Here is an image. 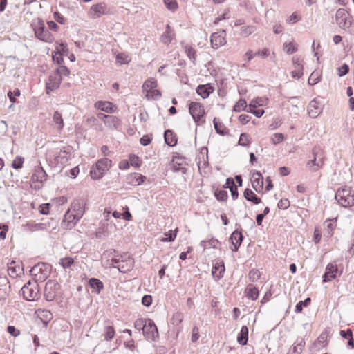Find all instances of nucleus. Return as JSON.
<instances>
[{
    "label": "nucleus",
    "mask_w": 354,
    "mask_h": 354,
    "mask_svg": "<svg viewBox=\"0 0 354 354\" xmlns=\"http://www.w3.org/2000/svg\"><path fill=\"white\" fill-rule=\"evenodd\" d=\"M111 166V160L104 158L100 159L90 171V176L94 180H98L109 170Z\"/></svg>",
    "instance_id": "nucleus-4"
},
{
    "label": "nucleus",
    "mask_w": 354,
    "mask_h": 354,
    "mask_svg": "<svg viewBox=\"0 0 354 354\" xmlns=\"http://www.w3.org/2000/svg\"><path fill=\"white\" fill-rule=\"evenodd\" d=\"M249 139H248V135L245 133H242L241 135H240V138H239V145H241L243 147H246L249 145Z\"/></svg>",
    "instance_id": "nucleus-55"
},
{
    "label": "nucleus",
    "mask_w": 354,
    "mask_h": 354,
    "mask_svg": "<svg viewBox=\"0 0 354 354\" xmlns=\"http://www.w3.org/2000/svg\"><path fill=\"white\" fill-rule=\"evenodd\" d=\"M152 297L150 295H145L142 298V304L145 306L149 307L152 304Z\"/></svg>",
    "instance_id": "nucleus-63"
},
{
    "label": "nucleus",
    "mask_w": 354,
    "mask_h": 354,
    "mask_svg": "<svg viewBox=\"0 0 354 354\" xmlns=\"http://www.w3.org/2000/svg\"><path fill=\"white\" fill-rule=\"evenodd\" d=\"M105 125L111 129H117L121 125V120L115 115H109Z\"/></svg>",
    "instance_id": "nucleus-33"
},
{
    "label": "nucleus",
    "mask_w": 354,
    "mask_h": 354,
    "mask_svg": "<svg viewBox=\"0 0 354 354\" xmlns=\"http://www.w3.org/2000/svg\"><path fill=\"white\" fill-rule=\"evenodd\" d=\"M214 91V88L209 84H201L196 88V93L202 98H207L209 95Z\"/></svg>",
    "instance_id": "nucleus-23"
},
{
    "label": "nucleus",
    "mask_w": 354,
    "mask_h": 354,
    "mask_svg": "<svg viewBox=\"0 0 354 354\" xmlns=\"http://www.w3.org/2000/svg\"><path fill=\"white\" fill-rule=\"evenodd\" d=\"M185 53L194 65H196V51L190 46L186 45L184 47Z\"/></svg>",
    "instance_id": "nucleus-37"
},
{
    "label": "nucleus",
    "mask_w": 354,
    "mask_h": 354,
    "mask_svg": "<svg viewBox=\"0 0 354 354\" xmlns=\"http://www.w3.org/2000/svg\"><path fill=\"white\" fill-rule=\"evenodd\" d=\"M249 279L252 281H257L260 277L259 272L257 270H252L249 272Z\"/></svg>",
    "instance_id": "nucleus-60"
},
{
    "label": "nucleus",
    "mask_w": 354,
    "mask_h": 354,
    "mask_svg": "<svg viewBox=\"0 0 354 354\" xmlns=\"http://www.w3.org/2000/svg\"><path fill=\"white\" fill-rule=\"evenodd\" d=\"M53 119L54 122L58 125V130H62L64 127V120L62 114L58 111H55Z\"/></svg>",
    "instance_id": "nucleus-42"
},
{
    "label": "nucleus",
    "mask_w": 354,
    "mask_h": 354,
    "mask_svg": "<svg viewBox=\"0 0 354 354\" xmlns=\"http://www.w3.org/2000/svg\"><path fill=\"white\" fill-rule=\"evenodd\" d=\"M311 302V299L310 297H307L304 301H300L298 302L295 306V312L296 313H301L303 310L304 306H308Z\"/></svg>",
    "instance_id": "nucleus-44"
},
{
    "label": "nucleus",
    "mask_w": 354,
    "mask_h": 354,
    "mask_svg": "<svg viewBox=\"0 0 354 354\" xmlns=\"http://www.w3.org/2000/svg\"><path fill=\"white\" fill-rule=\"evenodd\" d=\"M244 198L248 201L253 203L254 204H259L261 199L258 197L254 192L249 188L245 189L243 193Z\"/></svg>",
    "instance_id": "nucleus-29"
},
{
    "label": "nucleus",
    "mask_w": 354,
    "mask_h": 354,
    "mask_svg": "<svg viewBox=\"0 0 354 354\" xmlns=\"http://www.w3.org/2000/svg\"><path fill=\"white\" fill-rule=\"evenodd\" d=\"M183 160L180 158H176L172 160L171 162V169L174 172H181L182 174H186L187 168L182 166Z\"/></svg>",
    "instance_id": "nucleus-26"
},
{
    "label": "nucleus",
    "mask_w": 354,
    "mask_h": 354,
    "mask_svg": "<svg viewBox=\"0 0 354 354\" xmlns=\"http://www.w3.org/2000/svg\"><path fill=\"white\" fill-rule=\"evenodd\" d=\"M59 265L64 268H69L74 263V259L71 257H66L60 259Z\"/></svg>",
    "instance_id": "nucleus-43"
},
{
    "label": "nucleus",
    "mask_w": 354,
    "mask_h": 354,
    "mask_svg": "<svg viewBox=\"0 0 354 354\" xmlns=\"http://www.w3.org/2000/svg\"><path fill=\"white\" fill-rule=\"evenodd\" d=\"M230 240L232 245L234 246L232 250L236 252L243 240V236L240 231L236 230L232 233Z\"/></svg>",
    "instance_id": "nucleus-20"
},
{
    "label": "nucleus",
    "mask_w": 354,
    "mask_h": 354,
    "mask_svg": "<svg viewBox=\"0 0 354 354\" xmlns=\"http://www.w3.org/2000/svg\"><path fill=\"white\" fill-rule=\"evenodd\" d=\"M106 5L104 3L93 5L90 10V15L93 19L99 18L105 13Z\"/></svg>",
    "instance_id": "nucleus-21"
},
{
    "label": "nucleus",
    "mask_w": 354,
    "mask_h": 354,
    "mask_svg": "<svg viewBox=\"0 0 354 354\" xmlns=\"http://www.w3.org/2000/svg\"><path fill=\"white\" fill-rule=\"evenodd\" d=\"M216 198L219 201H225L228 198L227 192L225 190H216L214 192Z\"/></svg>",
    "instance_id": "nucleus-48"
},
{
    "label": "nucleus",
    "mask_w": 354,
    "mask_h": 354,
    "mask_svg": "<svg viewBox=\"0 0 354 354\" xmlns=\"http://www.w3.org/2000/svg\"><path fill=\"white\" fill-rule=\"evenodd\" d=\"M335 20L338 26L342 29L346 30L351 26V17L343 8H339L337 10Z\"/></svg>",
    "instance_id": "nucleus-8"
},
{
    "label": "nucleus",
    "mask_w": 354,
    "mask_h": 354,
    "mask_svg": "<svg viewBox=\"0 0 354 354\" xmlns=\"http://www.w3.org/2000/svg\"><path fill=\"white\" fill-rule=\"evenodd\" d=\"M248 340V328L246 326L241 327V331L237 337V342L239 344L245 346Z\"/></svg>",
    "instance_id": "nucleus-31"
},
{
    "label": "nucleus",
    "mask_w": 354,
    "mask_h": 354,
    "mask_svg": "<svg viewBox=\"0 0 354 354\" xmlns=\"http://www.w3.org/2000/svg\"><path fill=\"white\" fill-rule=\"evenodd\" d=\"M165 237L162 239L164 242H171L174 241L176 237V233L173 232L172 231H169L167 233H165Z\"/></svg>",
    "instance_id": "nucleus-59"
},
{
    "label": "nucleus",
    "mask_w": 354,
    "mask_h": 354,
    "mask_svg": "<svg viewBox=\"0 0 354 354\" xmlns=\"http://www.w3.org/2000/svg\"><path fill=\"white\" fill-rule=\"evenodd\" d=\"M284 49L286 53L288 55L293 54L294 53L297 51V44L290 42V43H284L283 44Z\"/></svg>",
    "instance_id": "nucleus-45"
},
{
    "label": "nucleus",
    "mask_w": 354,
    "mask_h": 354,
    "mask_svg": "<svg viewBox=\"0 0 354 354\" xmlns=\"http://www.w3.org/2000/svg\"><path fill=\"white\" fill-rule=\"evenodd\" d=\"M292 64L295 69L303 70L302 60L299 56H294L292 57Z\"/></svg>",
    "instance_id": "nucleus-53"
},
{
    "label": "nucleus",
    "mask_w": 354,
    "mask_h": 354,
    "mask_svg": "<svg viewBox=\"0 0 354 354\" xmlns=\"http://www.w3.org/2000/svg\"><path fill=\"white\" fill-rule=\"evenodd\" d=\"M336 222H337V218H334L332 220L327 219L325 221V223H327L326 232V234H325L327 237H330L333 235V230H334V228L336 226Z\"/></svg>",
    "instance_id": "nucleus-39"
},
{
    "label": "nucleus",
    "mask_w": 354,
    "mask_h": 354,
    "mask_svg": "<svg viewBox=\"0 0 354 354\" xmlns=\"http://www.w3.org/2000/svg\"><path fill=\"white\" fill-rule=\"evenodd\" d=\"M164 138H165V143L167 145H169L170 147H174V146L176 145L178 140H177L176 135L174 133V132L171 130H170V129L166 130L164 133Z\"/></svg>",
    "instance_id": "nucleus-27"
},
{
    "label": "nucleus",
    "mask_w": 354,
    "mask_h": 354,
    "mask_svg": "<svg viewBox=\"0 0 354 354\" xmlns=\"http://www.w3.org/2000/svg\"><path fill=\"white\" fill-rule=\"evenodd\" d=\"M339 272V269L337 265L332 263H328L326 268L325 273L324 274L323 282L326 283L337 277V274ZM342 274V270H339V275Z\"/></svg>",
    "instance_id": "nucleus-13"
},
{
    "label": "nucleus",
    "mask_w": 354,
    "mask_h": 354,
    "mask_svg": "<svg viewBox=\"0 0 354 354\" xmlns=\"http://www.w3.org/2000/svg\"><path fill=\"white\" fill-rule=\"evenodd\" d=\"M349 71V67L348 64H344L341 67L338 68V75L339 77L344 76Z\"/></svg>",
    "instance_id": "nucleus-62"
},
{
    "label": "nucleus",
    "mask_w": 354,
    "mask_h": 354,
    "mask_svg": "<svg viewBox=\"0 0 354 354\" xmlns=\"http://www.w3.org/2000/svg\"><path fill=\"white\" fill-rule=\"evenodd\" d=\"M145 179L146 177L139 173H132L127 176V183L133 186H138L141 185Z\"/></svg>",
    "instance_id": "nucleus-19"
},
{
    "label": "nucleus",
    "mask_w": 354,
    "mask_h": 354,
    "mask_svg": "<svg viewBox=\"0 0 354 354\" xmlns=\"http://www.w3.org/2000/svg\"><path fill=\"white\" fill-rule=\"evenodd\" d=\"M161 95H162L161 92L159 90L153 88L149 91L148 98L151 97L155 100H158V99H160L161 97Z\"/></svg>",
    "instance_id": "nucleus-57"
},
{
    "label": "nucleus",
    "mask_w": 354,
    "mask_h": 354,
    "mask_svg": "<svg viewBox=\"0 0 354 354\" xmlns=\"http://www.w3.org/2000/svg\"><path fill=\"white\" fill-rule=\"evenodd\" d=\"M80 219V218H77L75 214L68 210L64 214V218L62 222V227L63 228L72 229Z\"/></svg>",
    "instance_id": "nucleus-14"
},
{
    "label": "nucleus",
    "mask_w": 354,
    "mask_h": 354,
    "mask_svg": "<svg viewBox=\"0 0 354 354\" xmlns=\"http://www.w3.org/2000/svg\"><path fill=\"white\" fill-rule=\"evenodd\" d=\"M246 112L252 113L257 118H260L263 115V113H265V111L262 109H257V108L251 109L250 107H248V109H246Z\"/></svg>",
    "instance_id": "nucleus-52"
},
{
    "label": "nucleus",
    "mask_w": 354,
    "mask_h": 354,
    "mask_svg": "<svg viewBox=\"0 0 354 354\" xmlns=\"http://www.w3.org/2000/svg\"><path fill=\"white\" fill-rule=\"evenodd\" d=\"M225 30H223L218 32H214L211 35L210 41L214 48H218L219 46H223L226 43Z\"/></svg>",
    "instance_id": "nucleus-15"
},
{
    "label": "nucleus",
    "mask_w": 354,
    "mask_h": 354,
    "mask_svg": "<svg viewBox=\"0 0 354 354\" xmlns=\"http://www.w3.org/2000/svg\"><path fill=\"white\" fill-rule=\"evenodd\" d=\"M252 185L257 192H261L263 189V178L260 171H255L252 176Z\"/></svg>",
    "instance_id": "nucleus-17"
},
{
    "label": "nucleus",
    "mask_w": 354,
    "mask_h": 354,
    "mask_svg": "<svg viewBox=\"0 0 354 354\" xmlns=\"http://www.w3.org/2000/svg\"><path fill=\"white\" fill-rule=\"evenodd\" d=\"M157 81L156 80V79L154 78H149L148 80H147L143 85H142V88L145 91L147 92V95H146V97H149V91L153 89V88H156L157 87Z\"/></svg>",
    "instance_id": "nucleus-34"
},
{
    "label": "nucleus",
    "mask_w": 354,
    "mask_h": 354,
    "mask_svg": "<svg viewBox=\"0 0 354 354\" xmlns=\"http://www.w3.org/2000/svg\"><path fill=\"white\" fill-rule=\"evenodd\" d=\"M246 109H248V106L244 99H240L233 107V111L235 112L246 111Z\"/></svg>",
    "instance_id": "nucleus-41"
},
{
    "label": "nucleus",
    "mask_w": 354,
    "mask_h": 354,
    "mask_svg": "<svg viewBox=\"0 0 354 354\" xmlns=\"http://www.w3.org/2000/svg\"><path fill=\"white\" fill-rule=\"evenodd\" d=\"M213 124L215 129V131L217 133L225 136L228 134L229 130L227 127H225V125L216 118H214L213 120Z\"/></svg>",
    "instance_id": "nucleus-32"
},
{
    "label": "nucleus",
    "mask_w": 354,
    "mask_h": 354,
    "mask_svg": "<svg viewBox=\"0 0 354 354\" xmlns=\"http://www.w3.org/2000/svg\"><path fill=\"white\" fill-rule=\"evenodd\" d=\"M31 26H32L35 35L37 39L45 42H52L54 39L53 35L46 28L43 20L38 19L34 21Z\"/></svg>",
    "instance_id": "nucleus-2"
},
{
    "label": "nucleus",
    "mask_w": 354,
    "mask_h": 354,
    "mask_svg": "<svg viewBox=\"0 0 354 354\" xmlns=\"http://www.w3.org/2000/svg\"><path fill=\"white\" fill-rule=\"evenodd\" d=\"M256 28L253 26H242L241 28L240 34L243 37H248V35L254 32Z\"/></svg>",
    "instance_id": "nucleus-46"
},
{
    "label": "nucleus",
    "mask_w": 354,
    "mask_h": 354,
    "mask_svg": "<svg viewBox=\"0 0 354 354\" xmlns=\"http://www.w3.org/2000/svg\"><path fill=\"white\" fill-rule=\"evenodd\" d=\"M277 206L280 209H287L290 206V201L287 198L281 199L279 201Z\"/></svg>",
    "instance_id": "nucleus-58"
},
{
    "label": "nucleus",
    "mask_w": 354,
    "mask_h": 354,
    "mask_svg": "<svg viewBox=\"0 0 354 354\" xmlns=\"http://www.w3.org/2000/svg\"><path fill=\"white\" fill-rule=\"evenodd\" d=\"M55 72L59 75V76L62 78V76H68L70 74L69 69L65 66H60L57 68Z\"/></svg>",
    "instance_id": "nucleus-51"
},
{
    "label": "nucleus",
    "mask_w": 354,
    "mask_h": 354,
    "mask_svg": "<svg viewBox=\"0 0 354 354\" xmlns=\"http://www.w3.org/2000/svg\"><path fill=\"white\" fill-rule=\"evenodd\" d=\"M115 330L113 326H108L105 328L104 339L106 340H111L114 337Z\"/></svg>",
    "instance_id": "nucleus-49"
},
{
    "label": "nucleus",
    "mask_w": 354,
    "mask_h": 354,
    "mask_svg": "<svg viewBox=\"0 0 354 354\" xmlns=\"http://www.w3.org/2000/svg\"><path fill=\"white\" fill-rule=\"evenodd\" d=\"M289 351L293 353V354H300L302 352L303 348L305 346V342L303 339H297L296 342Z\"/></svg>",
    "instance_id": "nucleus-38"
},
{
    "label": "nucleus",
    "mask_w": 354,
    "mask_h": 354,
    "mask_svg": "<svg viewBox=\"0 0 354 354\" xmlns=\"http://www.w3.org/2000/svg\"><path fill=\"white\" fill-rule=\"evenodd\" d=\"M61 82L62 77L59 75H57V73L54 72L49 76L48 82L50 83L51 88H57L59 86Z\"/></svg>",
    "instance_id": "nucleus-36"
},
{
    "label": "nucleus",
    "mask_w": 354,
    "mask_h": 354,
    "mask_svg": "<svg viewBox=\"0 0 354 354\" xmlns=\"http://www.w3.org/2000/svg\"><path fill=\"white\" fill-rule=\"evenodd\" d=\"M189 111L196 125H198L200 120L205 114L203 106L199 102H192L189 104Z\"/></svg>",
    "instance_id": "nucleus-9"
},
{
    "label": "nucleus",
    "mask_w": 354,
    "mask_h": 354,
    "mask_svg": "<svg viewBox=\"0 0 354 354\" xmlns=\"http://www.w3.org/2000/svg\"><path fill=\"white\" fill-rule=\"evenodd\" d=\"M322 111V108L316 99L310 101L308 106V113L310 117L315 118L321 113Z\"/></svg>",
    "instance_id": "nucleus-18"
},
{
    "label": "nucleus",
    "mask_w": 354,
    "mask_h": 354,
    "mask_svg": "<svg viewBox=\"0 0 354 354\" xmlns=\"http://www.w3.org/2000/svg\"><path fill=\"white\" fill-rule=\"evenodd\" d=\"M313 159L307 162L306 167L309 171L315 172L322 167L324 158L319 147H315L313 149Z\"/></svg>",
    "instance_id": "nucleus-5"
},
{
    "label": "nucleus",
    "mask_w": 354,
    "mask_h": 354,
    "mask_svg": "<svg viewBox=\"0 0 354 354\" xmlns=\"http://www.w3.org/2000/svg\"><path fill=\"white\" fill-rule=\"evenodd\" d=\"M88 286L93 289L92 292L100 294L104 288L103 283L97 278H91L88 281Z\"/></svg>",
    "instance_id": "nucleus-25"
},
{
    "label": "nucleus",
    "mask_w": 354,
    "mask_h": 354,
    "mask_svg": "<svg viewBox=\"0 0 354 354\" xmlns=\"http://www.w3.org/2000/svg\"><path fill=\"white\" fill-rule=\"evenodd\" d=\"M146 326L143 330L144 336L149 340L156 341L158 337V328L154 323V322L151 319H147L146 320Z\"/></svg>",
    "instance_id": "nucleus-11"
},
{
    "label": "nucleus",
    "mask_w": 354,
    "mask_h": 354,
    "mask_svg": "<svg viewBox=\"0 0 354 354\" xmlns=\"http://www.w3.org/2000/svg\"><path fill=\"white\" fill-rule=\"evenodd\" d=\"M225 270V268L223 262H221L220 264L216 263L213 266L212 274L216 280H220L223 277Z\"/></svg>",
    "instance_id": "nucleus-28"
},
{
    "label": "nucleus",
    "mask_w": 354,
    "mask_h": 354,
    "mask_svg": "<svg viewBox=\"0 0 354 354\" xmlns=\"http://www.w3.org/2000/svg\"><path fill=\"white\" fill-rule=\"evenodd\" d=\"M47 179V174L41 167H38L35 169L34 174L31 176V181L32 183H40L46 181Z\"/></svg>",
    "instance_id": "nucleus-22"
},
{
    "label": "nucleus",
    "mask_w": 354,
    "mask_h": 354,
    "mask_svg": "<svg viewBox=\"0 0 354 354\" xmlns=\"http://www.w3.org/2000/svg\"><path fill=\"white\" fill-rule=\"evenodd\" d=\"M267 99L263 97H256L254 99H252L248 107L252 108H257L258 106H263L266 104Z\"/></svg>",
    "instance_id": "nucleus-40"
},
{
    "label": "nucleus",
    "mask_w": 354,
    "mask_h": 354,
    "mask_svg": "<svg viewBox=\"0 0 354 354\" xmlns=\"http://www.w3.org/2000/svg\"><path fill=\"white\" fill-rule=\"evenodd\" d=\"M146 319H138L136 320L134 323V326L138 330H142V331L145 329V327L147 324Z\"/></svg>",
    "instance_id": "nucleus-56"
},
{
    "label": "nucleus",
    "mask_w": 354,
    "mask_h": 354,
    "mask_svg": "<svg viewBox=\"0 0 354 354\" xmlns=\"http://www.w3.org/2000/svg\"><path fill=\"white\" fill-rule=\"evenodd\" d=\"M111 265L117 268L122 273H126L131 270L134 264V259L131 258L127 254L116 256L111 259Z\"/></svg>",
    "instance_id": "nucleus-1"
},
{
    "label": "nucleus",
    "mask_w": 354,
    "mask_h": 354,
    "mask_svg": "<svg viewBox=\"0 0 354 354\" xmlns=\"http://www.w3.org/2000/svg\"><path fill=\"white\" fill-rule=\"evenodd\" d=\"M163 2L166 8L172 12H175L178 8V3L176 0H163Z\"/></svg>",
    "instance_id": "nucleus-47"
},
{
    "label": "nucleus",
    "mask_w": 354,
    "mask_h": 354,
    "mask_svg": "<svg viewBox=\"0 0 354 354\" xmlns=\"http://www.w3.org/2000/svg\"><path fill=\"white\" fill-rule=\"evenodd\" d=\"M199 329L198 327L196 326H194L193 328H192V342L195 343L196 342L198 339H199Z\"/></svg>",
    "instance_id": "nucleus-64"
},
{
    "label": "nucleus",
    "mask_w": 354,
    "mask_h": 354,
    "mask_svg": "<svg viewBox=\"0 0 354 354\" xmlns=\"http://www.w3.org/2000/svg\"><path fill=\"white\" fill-rule=\"evenodd\" d=\"M24 298L28 301H35L39 298V286L36 281L27 282L21 289Z\"/></svg>",
    "instance_id": "nucleus-6"
},
{
    "label": "nucleus",
    "mask_w": 354,
    "mask_h": 354,
    "mask_svg": "<svg viewBox=\"0 0 354 354\" xmlns=\"http://www.w3.org/2000/svg\"><path fill=\"white\" fill-rule=\"evenodd\" d=\"M72 150L73 147L69 145L62 147L59 152L55 156V163L62 165L66 164L71 158Z\"/></svg>",
    "instance_id": "nucleus-12"
},
{
    "label": "nucleus",
    "mask_w": 354,
    "mask_h": 354,
    "mask_svg": "<svg viewBox=\"0 0 354 354\" xmlns=\"http://www.w3.org/2000/svg\"><path fill=\"white\" fill-rule=\"evenodd\" d=\"M271 140L272 144L277 145L284 140V135L281 133H275Z\"/></svg>",
    "instance_id": "nucleus-54"
},
{
    "label": "nucleus",
    "mask_w": 354,
    "mask_h": 354,
    "mask_svg": "<svg viewBox=\"0 0 354 354\" xmlns=\"http://www.w3.org/2000/svg\"><path fill=\"white\" fill-rule=\"evenodd\" d=\"M51 266L46 263H38L34 266L30 272L32 275L38 276V280L45 281L50 274Z\"/></svg>",
    "instance_id": "nucleus-7"
},
{
    "label": "nucleus",
    "mask_w": 354,
    "mask_h": 354,
    "mask_svg": "<svg viewBox=\"0 0 354 354\" xmlns=\"http://www.w3.org/2000/svg\"><path fill=\"white\" fill-rule=\"evenodd\" d=\"M335 198L342 207H347L354 205V193L347 186L339 189Z\"/></svg>",
    "instance_id": "nucleus-3"
},
{
    "label": "nucleus",
    "mask_w": 354,
    "mask_h": 354,
    "mask_svg": "<svg viewBox=\"0 0 354 354\" xmlns=\"http://www.w3.org/2000/svg\"><path fill=\"white\" fill-rule=\"evenodd\" d=\"M85 203L82 199H77L74 201L71 205V207L68 209L73 214L76 215L77 218H82L85 209H84Z\"/></svg>",
    "instance_id": "nucleus-16"
},
{
    "label": "nucleus",
    "mask_w": 354,
    "mask_h": 354,
    "mask_svg": "<svg viewBox=\"0 0 354 354\" xmlns=\"http://www.w3.org/2000/svg\"><path fill=\"white\" fill-rule=\"evenodd\" d=\"M95 107L102 111L106 113H112L115 112V110L113 108V104L110 102L105 101H98L95 103Z\"/></svg>",
    "instance_id": "nucleus-30"
},
{
    "label": "nucleus",
    "mask_w": 354,
    "mask_h": 354,
    "mask_svg": "<svg viewBox=\"0 0 354 354\" xmlns=\"http://www.w3.org/2000/svg\"><path fill=\"white\" fill-rule=\"evenodd\" d=\"M246 296L252 299L256 300L259 296L258 288L253 286L252 285H248L245 290Z\"/></svg>",
    "instance_id": "nucleus-35"
},
{
    "label": "nucleus",
    "mask_w": 354,
    "mask_h": 354,
    "mask_svg": "<svg viewBox=\"0 0 354 354\" xmlns=\"http://www.w3.org/2000/svg\"><path fill=\"white\" fill-rule=\"evenodd\" d=\"M59 287V284L56 281H48L45 286L44 294L46 300L48 301H53L56 297V292Z\"/></svg>",
    "instance_id": "nucleus-10"
},
{
    "label": "nucleus",
    "mask_w": 354,
    "mask_h": 354,
    "mask_svg": "<svg viewBox=\"0 0 354 354\" xmlns=\"http://www.w3.org/2000/svg\"><path fill=\"white\" fill-rule=\"evenodd\" d=\"M23 268L19 265H16L15 261L8 263V272L11 277H16L23 273Z\"/></svg>",
    "instance_id": "nucleus-24"
},
{
    "label": "nucleus",
    "mask_w": 354,
    "mask_h": 354,
    "mask_svg": "<svg viewBox=\"0 0 354 354\" xmlns=\"http://www.w3.org/2000/svg\"><path fill=\"white\" fill-rule=\"evenodd\" d=\"M24 158L21 156H17L12 162V167L14 169H19L23 166Z\"/></svg>",
    "instance_id": "nucleus-50"
},
{
    "label": "nucleus",
    "mask_w": 354,
    "mask_h": 354,
    "mask_svg": "<svg viewBox=\"0 0 354 354\" xmlns=\"http://www.w3.org/2000/svg\"><path fill=\"white\" fill-rule=\"evenodd\" d=\"M116 61L117 62L120 63V64H126L129 62L128 56H126L125 55L122 53H119L116 56Z\"/></svg>",
    "instance_id": "nucleus-61"
}]
</instances>
